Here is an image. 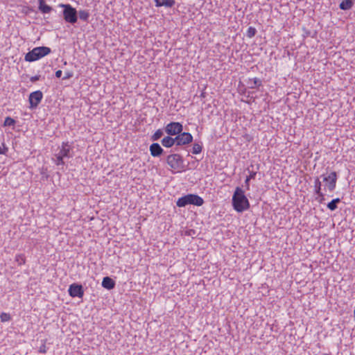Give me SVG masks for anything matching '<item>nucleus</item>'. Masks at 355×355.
I'll return each instance as SVG.
<instances>
[{
  "label": "nucleus",
  "instance_id": "obj_29",
  "mask_svg": "<svg viewBox=\"0 0 355 355\" xmlns=\"http://www.w3.org/2000/svg\"><path fill=\"white\" fill-rule=\"evenodd\" d=\"M8 148L5 146L4 142L0 144V155L5 154Z\"/></svg>",
  "mask_w": 355,
  "mask_h": 355
},
{
  "label": "nucleus",
  "instance_id": "obj_28",
  "mask_svg": "<svg viewBox=\"0 0 355 355\" xmlns=\"http://www.w3.org/2000/svg\"><path fill=\"white\" fill-rule=\"evenodd\" d=\"M0 319H1V322L9 321L10 320V314L6 313H2L0 315Z\"/></svg>",
  "mask_w": 355,
  "mask_h": 355
},
{
  "label": "nucleus",
  "instance_id": "obj_18",
  "mask_svg": "<svg viewBox=\"0 0 355 355\" xmlns=\"http://www.w3.org/2000/svg\"><path fill=\"white\" fill-rule=\"evenodd\" d=\"M38 9L42 13H49L52 10V8L46 4L44 0H39Z\"/></svg>",
  "mask_w": 355,
  "mask_h": 355
},
{
  "label": "nucleus",
  "instance_id": "obj_24",
  "mask_svg": "<svg viewBox=\"0 0 355 355\" xmlns=\"http://www.w3.org/2000/svg\"><path fill=\"white\" fill-rule=\"evenodd\" d=\"M202 147L201 144L195 143L193 145L192 153L195 154V155H198L202 152Z\"/></svg>",
  "mask_w": 355,
  "mask_h": 355
},
{
  "label": "nucleus",
  "instance_id": "obj_8",
  "mask_svg": "<svg viewBox=\"0 0 355 355\" xmlns=\"http://www.w3.org/2000/svg\"><path fill=\"white\" fill-rule=\"evenodd\" d=\"M183 126L182 123L179 122H171L168 123L164 130L168 135L177 136L182 132Z\"/></svg>",
  "mask_w": 355,
  "mask_h": 355
},
{
  "label": "nucleus",
  "instance_id": "obj_17",
  "mask_svg": "<svg viewBox=\"0 0 355 355\" xmlns=\"http://www.w3.org/2000/svg\"><path fill=\"white\" fill-rule=\"evenodd\" d=\"M247 84L250 89H257L261 85V80L258 78H250Z\"/></svg>",
  "mask_w": 355,
  "mask_h": 355
},
{
  "label": "nucleus",
  "instance_id": "obj_9",
  "mask_svg": "<svg viewBox=\"0 0 355 355\" xmlns=\"http://www.w3.org/2000/svg\"><path fill=\"white\" fill-rule=\"evenodd\" d=\"M43 98V94L41 91L37 90L33 92H31L29 95L28 101L30 103V108L34 109L36 108L38 105L40 103L41 101Z\"/></svg>",
  "mask_w": 355,
  "mask_h": 355
},
{
  "label": "nucleus",
  "instance_id": "obj_31",
  "mask_svg": "<svg viewBox=\"0 0 355 355\" xmlns=\"http://www.w3.org/2000/svg\"><path fill=\"white\" fill-rule=\"evenodd\" d=\"M40 76H34L31 77L30 80H31L32 83H34V82H35V81L39 80H40Z\"/></svg>",
  "mask_w": 355,
  "mask_h": 355
},
{
  "label": "nucleus",
  "instance_id": "obj_14",
  "mask_svg": "<svg viewBox=\"0 0 355 355\" xmlns=\"http://www.w3.org/2000/svg\"><path fill=\"white\" fill-rule=\"evenodd\" d=\"M156 7L164 6L166 8H171L175 3V0H154Z\"/></svg>",
  "mask_w": 355,
  "mask_h": 355
},
{
  "label": "nucleus",
  "instance_id": "obj_33",
  "mask_svg": "<svg viewBox=\"0 0 355 355\" xmlns=\"http://www.w3.org/2000/svg\"><path fill=\"white\" fill-rule=\"evenodd\" d=\"M62 71L61 70H58L56 72H55V76L57 78H60L62 76Z\"/></svg>",
  "mask_w": 355,
  "mask_h": 355
},
{
  "label": "nucleus",
  "instance_id": "obj_20",
  "mask_svg": "<svg viewBox=\"0 0 355 355\" xmlns=\"http://www.w3.org/2000/svg\"><path fill=\"white\" fill-rule=\"evenodd\" d=\"M78 14L79 18L84 21H87L89 17V12L88 10H80L77 12V15Z\"/></svg>",
  "mask_w": 355,
  "mask_h": 355
},
{
  "label": "nucleus",
  "instance_id": "obj_25",
  "mask_svg": "<svg viewBox=\"0 0 355 355\" xmlns=\"http://www.w3.org/2000/svg\"><path fill=\"white\" fill-rule=\"evenodd\" d=\"M163 135V131L161 129L157 130L151 137V140L157 141Z\"/></svg>",
  "mask_w": 355,
  "mask_h": 355
},
{
  "label": "nucleus",
  "instance_id": "obj_16",
  "mask_svg": "<svg viewBox=\"0 0 355 355\" xmlns=\"http://www.w3.org/2000/svg\"><path fill=\"white\" fill-rule=\"evenodd\" d=\"M322 182L318 178H316L314 181V191L321 198V200L324 199V193L321 191Z\"/></svg>",
  "mask_w": 355,
  "mask_h": 355
},
{
  "label": "nucleus",
  "instance_id": "obj_12",
  "mask_svg": "<svg viewBox=\"0 0 355 355\" xmlns=\"http://www.w3.org/2000/svg\"><path fill=\"white\" fill-rule=\"evenodd\" d=\"M149 150L150 155L154 157L160 156L164 152L163 148L160 146V145L158 143L152 144L150 146Z\"/></svg>",
  "mask_w": 355,
  "mask_h": 355
},
{
  "label": "nucleus",
  "instance_id": "obj_32",
  "mask_svg": "<svg viewBox=\"0 0 355 355\" xmlns=\"http://www.w3.org/2000/svg\"><path fill=\"white\" fill-rule=\"evenodd\" d=\"M40 352L41 353H46V346L44 345H42L40 347Z\"/></svg>",
  "mask_w": 355,
  "mask_h": 355
},
{
  "label": "nucleus",
  "instance_id": "obj_19",
  "mask_svg": "<svg viewBox=\"0 0 355 355\" xmlns=\"http://www.w3.org/2000/svg\"><path fill=\"white\" fill-rule=\"evenodd\" d=\"M353 1L352 0H343L339 5V8L343 10H347L352 8L353 6Z\"/></svg>",
  "mask_w": 355,
  "mask_h": 355
},
{
  "label": "nucleus",
  "instance_id": "obj_7",
  "mask_svg": "<svg viewBox=\"0 0 355 355\" xmlns=\"http://www.w3.org/2000/svg\"><path fill=\"white\" fill-rule=\"evenodd\" d=\"M323 182H324L326 188L329 191H333L336 187V182L338 179L337 173L335 171L331 172L327 175H322Z\"/></svg>",
  "mask_w": 355,
  "mask_h": 355
},
{
  "label": "nucleus",
  "instance_id": "obj_22",
  "mask_svg": "<svg viewBox=\"0 0 355 355\" xmlns=\"http://www.w3.org/2000/svg\"><path fill=\"white\" fill-rule=\"evenodd\" d=\"M340 201V200L338 198L333 199L327 204L328 209H329L331 211L336 210L337 209V203H338Z\"/></svg>",
  "mask_w": 355,
  "mask_h": 355
},
{
  "label": "nucleus",
  "instance_id": "obj_15",
  "mask_svg": "<svg viewBox=\"0 0 355 355\" xmlns=\"http://www.w3.org/2000/svg\"><path fill=\"white\" fill-rule=\"evenodd\" d=\"M102 286L107 290H111L115 286V282L110 277H105L102 281Z\"/></svg>",
  "mask_w": 355,
  "mask_h": 355
},
{
  "label": "nucleus",
  "instance_id": "obj_13",
  "mask_svg": "<svg viewBox=\"0 0 355 355\" xmlns=\"http://www.w3.org/2000/svg\"><path fill=\"white\" fill-rule=\"evenodd\" d=\"M171 135H168L166 137H164L162 141H161V143L162 144L163 146L166 147V148H171L172 147L173 145H176V141H175V137H170Z\"/></svg>",
  "mask_w": 355,
  "mask_h": 355
},
{
  "label": "nucleus",
  "instance_id": "obj_3",
  "mask_svg": "<svg viewBox=\"0 0 355 355\" xmlns=\"http://www.w3.org/2000/svg\"><path fill=\"white\" fill-rule=\"evenodd\" d=\"M51 52V49L47 46L35 47L25 55L24 60L26 62H35L49 55Z\"/></svg>",
  "mask_w": 355,
  "mask_h": 355
},
{
  "label": "nucleus",
  "instance_id": "obj_30",
  "mask_svg": "<svg viewBox=\"0 0 355 355\" xmlns=\"http://www.w3.org/2000/svg\"><path fill=\"white\" fill-rule=\"evenodd\" d=\"M73 76V73L71 71H67L64 73V77L62 78L63 80H68L71 78Z\"/></svg>",
  "mask_w": 355,
  "mask_h": 355
},
{
  "label": "nucleus",
  "instance_id": "obj_1",
  "mask_svg": "<svg viewBox=\"0 0 355 355\" xmlns=\"http://www.w3.org/2000/svg\"><path fill=\"white\" fill-rule=\"evenodd\" d=\"M232 205L237 212H243L250 207V202L245 195V191L237 187L232 196Z\"/></svg>",
  "mask_w": 355,
  "mask_h": 355
},
{
  "label": "nucleus",
  "instance_id": "obj_23",
  "mask_svg": "<svg viewBox=\"0 0 355 355\" xmlns=\"http://www.w3.org/2000/svg\"><path fill=\"white\" fill-rule=\"evenodd\" d=\"M256 175H257V173L255 171L250 172V175L246 178V179L245 180V185L246 189L248 190L250 189L249 182H250V180H251V179H254L255 178Z\"/></svg>",
  "mask_w": 355,
  "mask_h": 355
},
{
  "label": "nucleus",
  "instance_id": "obj_2",
  "mask_svg": "<svg viewBox=\"0 0 355 355\" xmlns=\"http://www.w3.org/2000/svg\"><path fill=\"white\" fill-rule=\"evenodd\" d=\"M204 204L202 198L196 194H187L182 196L176 201V205L179 207H184L189 205L202 206Z\"/></svg>",
  "mask_w": 355,
  "mask_h": 355
},
{
  "label": "nucleus",
  "instance_id": "obj_4",
  "mask_svg": "<svg viewBox=\"0 0 355 355\" xmlns=\"http://www.w3.org/2000/svg\"><path fill=\"white\" fill-rule=\"evenodd\" d=\"M72 149L71 145L69 141H64L62 143L59 152L55 155L54 162L57 166L64 165L63 159L64 158H69L71 157L70 152Z\"/></svg>",
  "mask_w": 355,
  "mask_h": 355
},
{
  "label": "nucleus",
  "instance_id": "obj_10",
  "mask_svg": "<svg viewBox=\"0 0 355 355\" xmlns=\"http://www.w3.org/2000/svg\"><path fill=\"white\" fill-rule=\"evenodd\" d=\"M176 146H184L193 141V136L189 132H181L175 137Z\"/></svg>",
  "mask_w": 355,
  "mask_h": 355
},
{
  "label": "nucleus",
  "instance_id": "obj_27",
  "mask_svg": "<svg viewBox=\"0 0 355 355\" xmlns=\"http://www.w3.org/2000/svg\"><path fill=\"white\" fill-rule=\"evenodd\" d=\"M15 124V120L10 116L5 119L3 126H13Z\"/></svg>",
  "mask_w": 355,
  "mask_h": 355
},
{
  "label": "nucleus",
  "instance_id": "obj_5",
  "mask_svg": "<svg viewBox=\"0 0 355 355\" xmlns=\"http://www.w3.org/2000/svg\"><path fill=\"white\" fill-rule=\"evenodd\" d=\"M60 7L64 8L63 17L66 22L73 24L77 22L78 16L76 10L70 4H60Z\"/></svg>",
  "mask_w": 355,
  "mask_h": 355
},
{
  "label": "nucleus",
  "instance_id": "obj_34",
  "mask_svg": "<svg viewBox=\"0 0 355 355\" xmlns=\"http://www.w3.org/2000/svg\"><path fill=\"white\" fill-rule=\"evenodd\" d=\"M354 320H355V309L354 310Z\"/></svg>",
  "mask_w": 355,
  "mask_h": 355
},
{
  "label": "nucleus",
  "instance_id": "obj_11",
  "mask_svg": "<svg viewBox=\"0 0 355 355\" xmlns=\"http://www.w3.org/2000/svg\"><path fill=\"white\" fill-rule=\"evenodd\" d=\"M69 294L72 297H83L84 295V290L80 284H72L68 289Z\"/></svg>",
  "mask_w": 355,
  "mask_h": 355
},
{
  "label": "nucleus",
  "instance_id": "obj_21",
  "mask_svg": "<svg viewBox=\"0 0 355 355\" xmlns=\"http://www.w3.org/2000/svg\"><path fill=\"white\" fill-rule=\"evenodd\" d=\"M15 260L19 266L24 265L26 263L25 255L24 254H17L15 255Z\"/></svg>",
  "mask_w": 355,
  "mask_h": 355
},
{
  "label": "nucleus",
  "instance_id": "obj_26",
  "mask_svg": "<svg viewBox=\"0 0 355 355\" xmlns=\"http://www.w3.org/2000/svg\"><path fill=\"white\" fill-rule=\"evenodd\" d=\"M257 33V30L254 27L250 26L246 31V36L249 38L253 37Z\"/></svg>",
  "mask_w": 355,
  "mask_h": 355
},
{
  "label": "nucleus",
  "instance_id": "obj_6",
  "mask_svg": "<svg viewBox=\"0 0 355 355\" xmlns=\"http://www.w3.org/2000/svg\"><path fill=\"white\" fill-rule=\"evenodd\" d=\"M166 163L172 170L180 171L184 168V160L179 154H171L167 156Z\"/></svg>",
  "mask_w": 355,
  "mask_h": 355
}]
</instances>
